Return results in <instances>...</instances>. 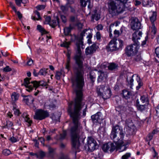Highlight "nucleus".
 Returning <instances> with one entry per match:
<instances>
[{"label":"nucleus","instance_id":"1","mask_svg":"<svg viewBox=\"0 0 159 159\" xmlns=\"http://www.w3.org/2000/svg\"><path fill=\"white\" fill-rule=\"evenodd\" d=\"M80 43L77 42V54L74 57L76 64L73 66L75 76L72 80V87L75 92L76 97L74 101L68 104L67 111L69 114H80L83 107L82 104L83 97V88L84 85V72L83 70V57L81 54Z\"/></svg>","mask_w":159,"mask_h":159},{"label":"nucleus","instance_id":"2","mask_svg":"<svg viewBox=\"0 0 159 159\" xmlns=\"http://www.w3.org/2000/svg\"><path fill=\"white\" fill-rule=\"evenodd\" d=\"M128 0H110L108 6L109 13L113 16L123 12L125 9V4Z\"/></svg>","mask_w":159,"mask_h":159},{"label":"nucleus","instance_id":"3","mask_svg":"<svg viewBox=\"0 0 159 159\" xmlns=\"http://www.w3.org/2000/svg\"><path fill=\"white\" fill-rule=\"evenodd\" d=\"M123 143L124 142L121 139H118L117 142L114 143L109 142L104 144L102 146V149L104 152L111 153L115 150L117 151L121 150V148L123 147L124 149L120 151H123L126 149Z\"/></svg>","mask_w":159,"mask_h":159},{"label":"nucleus","instance_id":"4","mask_svg":"<svg viewBox=\"0 0 159 159\" xmlns=\"http://www.w3.org/2000/svg\"><path fill=\"white\" fill-rule=\"evenodd\" d=\"M124 136L122 129L119 126L116 125L112 128L110 136L114 142H117L118 139H121L123 141Z\"/></svg>","mask_w":159,"mask_h":159},{"label":"nucleus","instance_id":"5","mask_svg":"<svg viewBox=\"0 0 159 159\" xmlns=\"http://www.w3.org/2000/svg\"><path fill=\"white\" fill-rule=\"evenodd\" d=\"M49 116V113L47 111L40 109L36 110L34 118L36 120H41Z\"/></svg>","mask_w":159,"mask_h":159},{"label":"nucleus","instance_id":"6","mask_svg":"<svg viewBox=\"0 0 159 159\" xmlns=\"http://www.w3.org/2000/svg\"><path fill=\"white\" fill-rule=\"evenodd\" d=\"M87 150L92 152L96 149L98 144L96 140L91 137H88L87 140Z\"/></svg>","mask_w":159,"mask_h":159},{"label":"nucleus","instance_id":"7","mask_svg":"<svg viewBox=\"0 0 159 159\" xmlns=\"http://www.w3.org/2000/svg\"><path fill=\"white\" fill-rule=\"evenodd\" d=\"M138 51V45L134 44L127 46L125 49V53L128 57H130L132 55L137 53Z\"/></svg>","mask_w":159,"mask_h":159},{"label":"nucleus","instance_id":"8","mask_svg":"<svg viewBox=\"0 0 159 159\" xmlns=\"http://www.w3.org/2000/svg\"><path fill=\"white\" fill-rule=\"evenodd\" d=\"M30 79L26 78L24 80V85L27 89L26 90L29 92L31 91L34 87V81L30 82Z\"/></svg>","mask_w":159,"mask_h":159},{"label":"nucleus","instance_id":"9","mask_svg":"<svg viewBox=\"0 0 159 159\" xmlns=\"http://www.w3.org/2000/svg\"><path fill=\"white\" fill-rule=\"evenodd\" d=\"M142 34V32L138 31H135L133 34L132 40L134 44L138 45H139V40L140 39Z\"/></svg>","mask_w":159,"mask_h":159},{"label":"nucleus","instance_id":"10","mask_svg":"<svg viewBox=\"0 0 159 159\" xmlns=\"http://www.w3.org/2000/svg\"><path fill=\"white\" fill-rule=\"evenodd\" d=\"M87 31V29H85L84 30L82 33L80 34V36H77L76 35H75L74 36L75 37V39H74V42L76 43V45L77 46V42L78 43H80V42H82V44H80V48H81L82 49H84V47L83 43V41H82L83 39V36L85 34V33Z\"/></svg>","mask_w":159,"mask_h":159},{"label":"nucleus","instance_id":"11","mask_svg":"<svg viewBox=\"0 0 159 159\" xmlns=\"http://www.w3.org/2000/svg\"><path fill=\"white\" fill-rule=\"evenodd\" d=\"M131 29L133 30H136L141 29V24L137 19L133 20L131 22Z\"/></svg>","mask_w":159,"mask_h":159},{"label":"nucleus","instance_id":"12","mask_svg":"<svg viewBox=\"0 0 159 159\" xmlns=\"http://www.w3.org/2000/svg\"><path fill=\"white\" fill-rule=\"evenodd\" d=\"M91 118L94 123L98 122L102 120V114L100 112H98L95 114L92 115Z\"/></svg>","mask_w":159,"mask_h":159},{"label":"nucleus","instance_id":"13","mask_svg":"<svg viewBox=\"0 0 159 159\" xmlns=\"http://www.w3.org/2000/svg\"><path fill=\"white\" fill-rule=\"evenodd\" d=\"M115 42V39H113L106 46V49L108 52H111L117 50Z\"/></svg>","mask_w":159,"mask_h":159},{"label":"nucleus","instance_id":"14","mask_svg":"<svg viewBox=\"0 0 159 159\" xmlns=\"http://www.w3.org/2000/svg\"><path fill=\"white\" fill-rule=\"evenodd\" d=\"M97 49L96 46L95 44H93L90 47H87L85 51V54L86 55L93 54L94 52Z\"/></svg>","mask_w":159,"mask_h":159},{"label":"nucleus","instance_id":"15","mask_svg":"<svg viewBox=\"0 0 159 159\" xmlns=\"http://www.w3.org/2000/svg\"><path fill=\"white\" fill-rule=\"evenodd\" d=\"M111 95V91L109 87H107L105 91L103 93V95L101 97L104 99H106L109 98Z\"/></svg>","mask_w":159,"mask_h":159},{"label":"nucleus","instance_id":"16","mask_svg":"<svg viewBox=\"0 0 159 159\" xmlns=\"http://www.w3.org/2000/svg\"><path fill=\"white\" fill-rule=\"evenodd\" d=\"M98 72L99 73L100 75L98 77V81L100 82L102 81H105L107 77V73L102 70H99L98 71Z\"/></svg>","mask_w":159,"mask_h":159},{"label":"nucleus","instance_id":"17","mask_svg":"<svg viewBox=\"0 0 159 159\" xmlns=\"http://www.w3.org/2000/svg\"><path fill=\"white\" fill-rule=\"evenodd\" d=\"M106 87L105 85H102L97 87V92L98 96L101 97L102 95H103V93H104L105 91Z\"/></svg>","mask_w":159,"mask_h":159},{"label":"nucleus","instance_id":"18","mask_svg":"<svg viewBox=\"0 0 159 159\" xmlns=\"http://www.w3.org/2000/svg\"><path fill=\"white\" fill-rule=\"evenodd\" d=\"M147 105L146 104H142L140 103V102L138 99L136 101V106L137 109L138 110L140 111H143L146 108Z\"/></svg>","mask_w":159,"mask_h":159},{"label":"nucleus","instance_id":"19","mask_svg":"<svg viewBox=\"0 0 159 159\" xmlns=\"http://www.w3.org/2000/svg\"><path fill=\"white\" fill-rule=\"evenodd\" d=\"M114 39L115 41V43L116 46V47L117 50L121 49L123 45V41L120 39H118V40L117 39Z\"/></svg>","mask_w":159,"mask_h":159},{"label":"nucleus","instance_id":"20","mask_svg":"<svg viewBox=\"0 0 159 159\" xmlns=\"http://www.w3.org/2000/svg\"><path fill=\"white\" fill-rule=\"evenodd\" d=\"M34 88H35V89L40 86H45L47 85V83L43 80L39 81H37L36 80H34Z\"/></svg>","mask_w":159,"mask_h":159},{"label":"nucleus","instance_id":"21","mask_svg":"<svg viewBox=\"0 0 159 159\" xmlns=\"http://www.w3.org/2000/svg\"><path fill=\"white\" fill-rule=\"evenodd\" d=\"M9 5L11 8L15 11V12L17 14L18 17L19 19H20L22 18V15L20 12L19 11H17L15 6L14 5L13 3L10 2L9 3Z\"/></svg>","mask_w":159,"mask_h":159},{"label":"nucleus","instance_id":"22","mask_svg":"<svg viewBox=\"0 0 159 159\" xmlns=\"http://www.w3.org/2000/svg\"><path fill=\"white\" fill-rule=\"evenodd\" d=\"M73 27L70 25L68 27H65L64 29V35L67 36L70 35V33Z\"/></svg>","mask_w":159,"mask_h":159},{"label":"nucleus","instance_id":"23","mask_svg":"<svg viewBox=\"0 0 159 159\" xmlns=\"http://www.w3.org/2000/svg\"><path fill=\"white\" fill-rule=\"evenodd\" d=\"M134 75H132L131 77H128L127 76V78H126V80L127 81V82L128 83V85H129L130 86V88L131 89H133L132 88V86L133 85V81H134V80L133 79V78L134 76Z\"/></svg>","mask_w":159,"mask_h":159},{"label":"nucleus","instance_id":"24","mask_svg":"<svg viewBox=\"0 0 159 159\" xmlns=\"http://www.w3.org/2000/svg\"><path fill=\"white\" fill-rule=\"evenodd\" d=\"M67 135V132L66 130H63L62 133L59 135H57L56 138L57 140H63L64 139Z\"/></svg>","mask_w":159,"mask_h":159},{"label":"nucleus","instance_id":"25","mask_svg":"<svg viewBox=\"0 0 159 159\" xmlns=\"http://www.w3.org/2000/svg\"><path fill=\"white\" fill-rule=\"evenodd\" d=\"M24 100L26 104H28L29 103H32L34 101V98L32 96H28L25 97Z\"/></svg>","mask_w":159,"mask_h":159},{"label":"nucleus","instance_id":"26","mask_svg":"<svg viewBox=\"0 0 159 159\" xmlns=\"http://www.w3.org/2000/svg\"><path fill=\"white\" fill-rule=\"evenodd\" d=\"M143 6L148 7H151L153 3L151 0H143L142 1Z\"/></svg>","mask_w":159,"mask_h":159},{"label":"nucleus","instance_id":"27","mask_svg":"<svg viewBox=\"0 0 159 159\" xmlns=\"http://www.w3.org/2000/svg\"><path fill=\"white\" fill-rule=\"evenodd\" d=\"M59 20L58 17L57 16H56L55 18V19L53 20L52 22H50L49 24L51 26L52 28H55L57 25V21L58 24H59Z\"/></svg>","mask_w":159,"mask_h":159},{"label":"nucleus","instance_id":"28","mask_svg":"<svg viewBox=\"0 0 159 159\" xmlns=\"http://www.w3.org/2000/svg\"><path fill=\"white\" fill-rule=\"evenodd\" d=\"M97 10H94V13L91 16L92 20H93L95 19L96 21H98L100 19V15L97 13Z\"/></svg>","mask_w":159,"mask_h":159},{"label":"nucleus","instance_id":"29","mask_svg":"<svg viewBox=\"0 0 159 159\" xmlns=\"http://www.w3.org/2000/svg\"><path fill=\"white\" fill-rule=\"evenodd\" d=\"M118 67V65L114 63H110L108 66L109 70H112L117 69Z\"/></svg>","mask_w":159,"mask_h":159},{"label":"nucleus","instance_id":"30","mask_svg":"<svg viewBox=\"0 0 159 159\" xmlns=\"http://www.w3.org/2000/svg\"><path fill=\"white\" fill-rule=\"evenodd\" d=\"M140 100L141 102L140 103L146 104V105H148V98L147 96L145 95L141 96Z\"/></svg>","mask_w":159,"mask_h":159},{"label":"nucleus","instance_id":"31","mask_svg":"<svg viewBox=\"0 0 159 159\" xmlns=\"http://www.w3.org/2000/svg\"><path fill=\"white\" fill-rule=\"evenodd\" d=\"M157 12L156 11H152V14L151 16L150 17V19L151 22L152 24H154V22L156 20Z\"/></svg>","mask_w":159,"mask_h":159},{"label":"nucleus","instance_id":"32","mask_svg":"<svg viewBox=\"0 0 159 159\" xmlns=\"http://www.w3.org/2000/svg\"><path fill=\"white\" fill-rule=\"evenodd\" d=\"M122 94L123 97L126 99L130 98L131 95L130 92L126 90L123 91Z\"/></svg>","mask_w":159,"mask_h":159},{"label":"nucleus","instance_id":"33","mask_svg":"<svg viewBox=\"0 0 159 159\" xmlns=\"http://www.w3.org/2000/svg\"><path fill=\"white\" fill-rule=\"evenodd\" d=\"M69 5L66 4L65 5L61 6L60 7L61 10L63 13H66L68 11Z\"/></svg>","mask_w":159,"mask_h":159},{"label":"nucleus","instance_id":"34","mask_svg":"<svg viewBox=\"0 0 159 159\" xmlns=\"http://www.w3.org/2000/svg\"><path fill=\"white\" fill-rule=\"evenodd\" d=\"M16 4L19 7L21 6V3L26 4L28 2V0H15Z\"/></svg>","mask_w":159,"mask_h":159},{"label":"nucleus","instance_id":"35","mask_svg":"<svg viewBox=\"0 0 159 159\" xmlns=\"http://www.w3.org/2000/svg\"><path fill=\"white\" fill-rule=\"evenodd\" d=\"M48 70V69H46L45 68H43L40 70L38 72V74L39 75H42L45 76L47 73V70Z\"/></svg>","mask_w":159,"mask_h":159},{"label":"nucleus","instance_id":"36","mask_svg":"<svg viewBox=\"0 0 159 159\" xmlns=\"http://www.w3.org/2000/svg\"><path fill=\"white\" fill-rule=\"evenodd\" d=\"M69 7L70 12L75 15H76L77 11L76 7L75 6H72L70 5H69Z\"/></svg>","mask_w":159,"mask_h":159},{"label":"nucleus","instance_id":"37","mask_svg":"<svg viewBox=\"0 0 159 159\" xmlns=\"http://www.w3.org/2000/svg\"><path fill=\"white\" fill-rule=\"evenodd\" d=\"M137 78L136 79V80L138 83V85L136 87V89L137 90L139 89L143 85V83L141 80V79L139 77V76L138 75H137Z\"/></svg>","mask_w":159,"mask_h":159},{"label":"nucleus","instance_id":"38","mask_svg":"<svg viewBox=\"0 0 159 159\" xmlns=\"http://www.w3.org/2000/svg\"><path fill=\"white\" fill-rule=\"evenodd\" d=\"M19 97V95L18 93L14 92L12 93L11 95V98L12 100L14 101H16L18 99Z\"/></svg>","mask_w":159,"mask_h":159},{"label":"nucleus","instance_id":"39","mask_svg":"<svg viewBox=\"0 0 159 159\" xmlns=\"http://www.w3.org/2000/svg\"><path fill=\"white\" fill-rule=\"evenodd\" d=\"M37 29L42 34H45L47 33L46 31L40 25H37Z\"/></svg>","mask_w":159,"mask_h":159},{"label":"nucleus","instance_id":"40","mask_svg":"<svg viewBox=\"0 0 159 159\" xmlns=\"http://www.w3.org/2000/svg\"><path fill=\"white\" fill-rule=\"evenodd\" d=\"M48 148V151L49 156L52 157H53V156L54 153V149L52 148L49 146H46Z\"/></svg>","mask_w":159,"mask_h":159},{"label":"nucleus","instance_id":"41","mask_svg":"<svg viewBox=\"0 0 159 159\" xmlns=\"http://www.w3.org/2000/svg\"><path fill=\"white\" fill-rule=\"evenodd\" d=\"M28 115H26L25 116V117H23L24 118L25 121L28 123V126H30L31 125V124L32 123V121L30 119V118L28 117Z\"/></svg>","mask_w":159,"mask_h":159},{"label":"nucleus","instance_id":"42","mask_svg":"<svg viewBox=\"0 0 159 159\" xmlns=\"http://www.w3.org/2000/svg\"><path fill=\"white\" fill-rule=\"evenodd\" d=\"M13 126V124L12 122L9 120H7L6 121V124L5 126V127L9 129Z\"/></svg>","mask_w":159,"mask_h":159},{"label":"nucleus","instance_id":"43","mask_svg":"<svg viewBox=\"0 0 159 159\" xmlns=\"http://www.w3.org/2000/svg\"><path fill=\"white\" fill-rule=\"evenodd\" d=\"M89 78H90V80H91V81H92V82L93 83L95 81V80L96 76H95V74H93V73L91 72L90 73Z\"/></svg>","mask_w":159,"mask_h":159},{"label":"nucleus","instance_id":"44","mask_svg":"<svg viewBox=\"0 0 159 159\" xmlns=\"http://www.w3.org/2000/svg\"><path fill=\"white\" fill-rule=\"evenodd\" d=\"M2 153L5 156H7L11 153V151L8 149H5L2 151Z\"/></svg>","mask_w":159,"mask_h":159},{"label":"nucleus","instance_id":"45","mask_svg":"<svg viewBox=\"0 0 159 159\" xmlns=\"http://www.w3.org/2000/svg\"><path fill=\"white\" fill-rule=\"evenodd\" d=\"M9 140L12 143H14L18 141L19 140L18 139L17 136L11 137L9 139Z\"/></svg>","mask_w":159,"mask_h":159},{"label":"nucleus","instance_id":"46","mask_svg":"<svg viewBox=\"0 0 159 159\" xmlns=\"http://www.w3.org/2000/svg\"><path fill=\"white\" fill-rule=\"evenodd\" d=\"M81 6L83 7H85L87 3H88L89 0H80Z\"/></svg>","mask_w":159,"mask_h":159},{"label":"nucleus","instance_id":"47","mask_svg":"<svg viewBox=\"0 0 159 159\" xmlns=\"http://www.w3.org/2000/svg\"><path fill=\"white\" fill-rule=\"evenodd\" d=\"M88 3V8L89 10V13H90L93 7V3L91 2L90 0H89Z\"/></svg>","mask_w":159,"mask_h":159},{"label":"nucleus","instance_id":"48","mask_svg":"<svg viewBox=\"0 0 159 159\" xmlns=\"http://www.w3.org/2000/svg\"><path fill=\"white\" fill-rule=\"evenodd\" d=\"M15 106V105L13 106L12 110L14 111V114L15 115L19 116L20 114L19 110L16 109Z\"/></svg>","mask_w":159,"mask_h":159},{"label":"nucleus","instance_id":"49","mask_svg":"<svg viewBox=\"0 0 159 159\" xmlns=\"http://www.w3.org/2000/svg\"><path fill=\"white\" fill-rule=\"evenodd\" d=\"M142 58L140 55H135L134 57V60L136 61H139L141 60Z\"/></svg>","mask_w":159,"mask_h":159},{"label":"nucleus","instance_id":"50","mask_svg":"<svg viewBox=\"0 0 159 159\" xmlns=\"http://www.w3.org/2000/svg\"><path fill=\"white\" fill-rule=\"evenodd\" d=\"M62 74L61 72L60 71H57L55 75L56 79L57 80H59L61 78V76Z\"/></svg>","mask_w":159,"mask_h":159},{"label":"nucleus","instance_id":"51","mask_svg":"<svg viewBox=\"0 0 159 159\" xmlns=\"http://www.w3.org/2000/svg\"><path fill=\"white\" fill-rule=\"evenodd\" d=\"M152 29V31L151 32L152 33L155 34L156 33L157 31V29L155 27V24H152V27L151 28Z\"/></svg>","mask_w":159,"mask_h":159},{"label":"nucleus","instance_id":"52","mask_svg":"<svg viewBox=\"0 0 159 159\" xmlns=\"http://www.w3.org/2000/svg\"><path fill=\"white\" fill-rule=\"evenodd\" d=\"M77 16V15H76ZM70 21L72 22H74L76 21L77 20V16H71L70 18Z\"/></svg>","mask_w":159,"mask_h":159},{"label":"nucleus","instance_id":"53","mask_svg":"<svg viewBox=\"0 0 159 159\" xmlns=\"http://www.w3.org/2000/svg\"><path fill=\"white\" fill-rule=\"evenodd\" d=\"M45 5H39L37 6L36 8L37 10H40L45 8Z\"/></svg>","mask_w":159,"mask_h":159},{"label":"nucleus","instance_id":"54","mask_svg":"<svg viewBox=\"0 0 159 159\" xmlns=\"http://www.w3.org/2000/svg\"><path fill=\"white\" fill-rule=\"evenodd\" d=\"M75 26L77 27L78 29L80 30L82 28L83 25L81 23L78 21L75 24Z\"/></svg>","mask_w":159,"mask_h":159},{"label":"nucleus","instance_id":"55","mask_svg":"<svg viewBox=\"0 0 159 159\" xmlns=\"http://www.w3.org/2000/svg\"><path fill=\"white\" fill-rule=\"evenodd\" d=\"M153 135L152 133H149L146 137V139L147 141H150L152 139Z\"/></svg>","mask_w":159,"mask_h":159},{"label":"nucleus","instance_id":"56","mask_svg":"<svg viewBox=\"0 0 159 159\" xmlns=\"http://www.w3.org/2000/svg\"><path fill=\"white\" fill-rule=\"evenodd\" d=\"M130 156V154L129 153H127L122 157V159H128Z\"/></svg>","mask_w":159,"mask_h":159},{"label":"nucleus","instance_id":"57","mask_svg":"<svg viewBox=\"0 0 159 159\" xmlns=\"http://www.w3.org/2000/svg\"><path fill=\"white\" fill-rule=\"evenodd\" d=\"M70 61H66V68L68 70H70Z\"/></svg>","mask_w":159,"mask_h":159},{"label":"nucleus","instance_id":"58","mask_svg":"<svg viewBox=\"0 0 159 159\" xmlns=\"http://www.w3.org/2000/svg\"><path fill=\"white\" fill-rule=\"evenodd\" d=\"M39 157L38 158H42L45 155V153L43 151H40L39 152V154H38Z\"/></svg>","mask_w":159,"mask_h":159},{"label":"nucleus","instance_id":"59","mask_svg":"<svg viewBox=\"0 0 159 159\" xmlns=\"http://www.w3.org/2000/svg\"><path fill=\"white\" fill-rule=\"evenodd\" d=\"M70 44V43L66 42V43H63L61 44V46L64 47L66 48H68Z\"/></svg>","mask_w":159,"mask_h":159},{"label":"nucleus","instance_id":"60","mask_svg":"<svg viewBox=\"0 0 159 159\" xmlns=\"http://www.w3.org/2000/svg\"><path fill=\"white\" fill-rule=\"evenodd\" d=\"M38 139L40 141L42 144L43 145V146H45L44 144L45 139L44 138L42 137L39 138Z\"/></svg>","mask_w":159,"mask_h":159},{"label":"nucleus","instance_id":"61","mask_svg":"<svg viewBox=\"0 0 159 159\" xmlns=\"http://www.w3.org/2000/svg\"><path fill=\"white\" fill-rule=\"evenodd\" d=\"M51 20V17L50 16H46L45 18V21L47 22L48 24H49L50 23V21Z\"/></svg>","mask_w":159,"mask_h":159},{"label":"nucleus","instance_id":"62","mask_svg":"<svg viewBox=\"0 0 159 159\" xmlns=\"http://www.w3.org/2000/svg\"><path fill=\"white\" fill-rule=\"evenodd\" d=\"M3 70L5 72H9L11 71V69L8 66H7L3 69Z\"/></svg>","mask_w":159,"mask_h":159},{"label":"nucleus","instance_id":"63","mask_svg":"<svg viewBox=\"0 0 159 159\" xmlns=\"http://www.w3.org/2000/svg\"><path fill=\"white\" fill-rule=\"evenodd\" d=\"M114 34L115 37H118L120 35V32L118 30H115L114 31Z\"/></svg>","mask_w":159,"mask_h":159},{"label":"nucleus","instance_id":"64","mask_svg":"<svg viewBox=\"0 0 159 159\" xmlns=\"http://www.w3.org/2000/svg\"><path fill=\"white\" fill-rule=\"evenodd\" d=\"M155 52L157 57L159 58V47L156 48L155 49Z\"/></svg>","mask_w":159,"mask_h":159}]
</instances>
